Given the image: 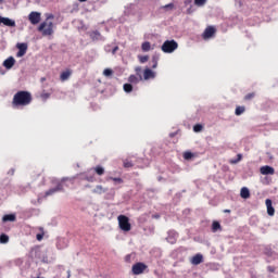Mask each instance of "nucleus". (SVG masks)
I'll list each match as a JSON object with an SVG mask.
<instances>
[{"instance_id":"1","label":"nucleus","mask_w":278,"mask_h":278,"mask_svg":"<svg viewBox=\"0 0 278 278\" xmlns=\"http://www.w3.org/2000/svg\"><path fill=\"white\" fill-rule=\"evenodd\" d=\"M31 93L29 91H17L13 97V105L18 108V105L25 106L31 103Z\"/></svg>"},{"instance_id":"15","label":"nucleus","mask_w":278,"mask_h":278,"mask_svg":"<svg viewBox=\"0 0 278 278\" xmlns=\"http://www.w3.org/2000/svg\"><path fill=\"white\" fill-rule=\"evenodd\" d=\"M2 25H5V27H16V22L10 17H2Z\"/></svg>"},{"instance_id":"43","label":"nucleus","mask_w":278,"mask_h":278,"mask_svg":"<svg viewBox=\"0 0 278 278\" xmlns=\"http://www.w3.org/2000/svg\"><path fill=\"white\" fill-rule=\"evenodd\" d=\"M116 51H118V46H115L112 50V54L115 55L116 54Z\"/></svg>"},{"instance_id":"21","label":"nucleus","mask_w":278,"mask_h":278,"mask_svg":"<svg viewBox=\"0 0 278 278\" xmlns=\"http://www.w3.org/2000/svg\"><path fill=\"white\" fill-rule=\"evenodd\" d=\"M3 223H14V220H16V215L14 214H9V215H4L2 217Z\"/></svg>"},{"instance_id":"2","label":"nucleus","mask_w":278,"mask_h":278,"mask_svg":"<svg viewBox=\"0 0 278 278\" xmlns=\"http://www.w3.org/2000/svg\"><path fill=\"white\" fill-rule=\"evenodd\" d=\"M64 181H71V184H73V181H75V178H68V177H63L60 180H52V184H56V187L49 189L48 191H46V197H51L53 194H55V192H64V186L62 184H64Z\"/></svg>"},{"instance_id":"32","label":"nucleus","mask_w":278,"mask_h":278,"mask_svg":"<svg viewBox=\"0 0 278 278\" xmlns=\"http://www.w3.org/2000/svg\"><path fill=\"white\" fill-rule=\"evenodd\" d=\"M242 161V154H237V159H232L230 164H238V162Z\"/></svg>"},{"instance_id":"40","label":"nucleus","mask_w":278,"mask_h":278,"mask_svg":"<svg viewBox=\"0 0 278 278\" xmlns=\"http://www.w3.org/2000/svg\"><path fill=\"white\" fill-rule=\"evenodd\" d=\"M164 10H173V8H175V4H173V3H168V4H165L164 7Z\"/></svg>"},{"instance_id":"48","label":"nucleus","mask_w":278,"mask_h":278,"mask_svg":"<svg viewBox=\"0 0 278 278\" xmlns=\"http://www.w3.org/2000/svg\"><path fill=\"white\" fill-rule=\"evenodd\" d=\"M225 214H230L231 210H224Z\"/></svg>"},{"instance_id":"11","label":"nucleus","mask_w":278,"mask_h":278,"mask_svg":"<svg viewBox=\"0 0 278 278\" xmlns=\"http://www.w3.org/2000/svg\"><path fill=\"white\" fill-rule=\"evenodd\" d=\"M14 64H16V60L14 59V56H9L7 60H4L3 62V66L4 68H7L8 71H10V68H12L14 66Z\"/></svg>"},{"instance_id":"13","label":"nucleus","mask_w":278,"mask_h":278,"mask_svg":"<svg viewBox=\"0 0 278 278\" xmlns=\"http://www.w3.org/2000/svg\"><path fill=\"white\" fill-rule=\"evenodd\" d=\"M177 237L178 235L175 230H169L166 240L169 244H175V242H177Z\"/></svg>"},{"instance_id":"52","label":"nucleus","mask_w":278,"mask_h":278,"mask_svg":"<svg viewBox=\"0 0 278 278\" xmlns=\"http://www.w3.org/2000/svg\"><path fill=\"white\" fill-rule=\"evenodd\" d=\"M105 51L109 53V51H110V46H108V47L105 48Z\"/></svg>"},{"instance_id":"18","label":"nucleus","mask_w":278,"mask_h":278,"mask_svg":"<svg viewBox=\"0 0 278 278\" xmlns=\"http://www.w3.org/2000/svg\"><path fill=\"white\" fill-rule=\"evenodd\" d=\"M108 192V188H103V186L98 185L96 188L92 190L93 194H105Z\"/></svg>"},{"instance_id":"42","label":"nucleus","mask_w":278,"mask_h":278,"mask_svg":"<svg viewBox=\"0 0 278 278\" xmlns=\"http://www.w3.org/2000/svg\"><path fill=\"white\" fill-rule=\"evenodd\" d=\"M49 97H51L50 93H41V99H42L43 101H47V99H49Z\"/></svg>"},{"instance_id":"53","label":"nucleus","mask_w":278,"mask_h":278,"mask_svg":"<svg viewBox=\"0 0 278 278\" xmlns=\"http://www.w3.org/2000/svg\"><path fill=\"white\" fill-rule=\"evenodd\" d=\"M154 217L160 218V215H155Z\"/></svg>"},{"instance_id":"8","label":"nucleus","mask_w":278,"mask_h":278,"mask_svg":"<svg viewBox=\"0 0 278 278\" xmlns=\"http://www.w3.org/2000/svg\"><path fill=\"white\" fill-rule=\"evenodd\" d=\"M214 34H216V29L212 26H208L205 28L202 37L204 38V40H207V39L212 38V36H214Z\"/></svg>"},{"instance_id":"25","label":"nucleus","mask_w":278,"mask_h":278,"mask_svg":"<svg viewBox=\"0 0 278 278\" xmlns=\"http://www.w3.org/2000/svg\"><path fill=\"white\" fill-rule=\"evenodd\" d=\"M141 49L142 51L147 52V51H151V42L146 41L141 45Z\"/></svg>"},{"instance_id":"45","label":"nucleus","mask_w":278,"mask_h":278,"mask_svg":"<svg viewBox=\"0 0 278 278\" xmlns=\"http://www.w3.org/2000/svg\"><path fill=\"white\" fill-rule=\"evenodd\" d=\"M42 238H45V235H40V233L37 235V240L40 241V240H42Z\"/></svg>"},{"instance_id":"56","label":"nucleus","mask_w":278,"mask_h":278,"mask_svg":"<svg viewBox=\"0 0 278 278\" xmlns=\"http://www.w3.org/2000/svg\"><path fill=\"white\" fill-rule=\"evenodd\" d=\"M0 3H3V0H0Z\"/></svg>"},{"instance_id":"49","label":"nucleus","mask_w":278,"mask_h":278,"mask_svg":"<svg viewBox=\"0 0 278 278\" xmlns=\"http://www.w3.org/2000/svg\"><path fill=\"white\" fill-rule=\"evenodd\" d=\"M67 278H71V270H67Z\"/></svg>"},{"instance_id":"16","label":"nucleus","mask_w":278,"mask_h":278,"mask_svg":"<svg viewBox=\"0 0 278 278\" xmlns=\"http://www.w3.org/2000/svg\"><path fill=\"white\" fill-rule=\"evenodd\" d=\"M144 79H155V72L151 71V68H146L143 72Z\"/></svg>"},{"instance_id":"10","label":"nucleus","mask_w":278,"mask_h":278,"mask_svg":"<svg viewBox=\"0 0 278 278\" xmlns=\"http://www.w3.org/2000/svg\"><path fill=\"white\" fill-rule=\"evenodd\" d=\"M18 52L16 54L17 58H23L27 53V43H17Z\"/></svg>"},{"instance_id":"26","label":"nucleus","mask_w":278,"mask_h":278,"mask_svg":"<svg viewBox=\"0 0 278 278\" xmlns=\"http://www.w3.org/2000/svg\"><path fill=\"white\" fill-rule=\"evenodd\" d=\"M8 242H10V237H8V235H1L0 236V243L1 244H8Z\"/></svg>"},{"instance_id":"20","label":"nucleus","mask_w":278,"mask_h":278,"mask_svg":"<svg viewBox=\"0 0 278 278\" xmlns=\"http://www.w3.org/2000/svg\"><path fill=\"white\" fill-rule=\"evenodd\" d=\"M72 72L70 70H66L65 72H62L60 75L61 81H67V79L71 78Z\"/></svg>"},{"instance_id":"50","label":"nucleus","mask_w":278,"mask_h":278,"mask_svg":"<svg viewBox=\"0 0 278 278\" xmlns=\"http://www.w3.org/2000/svg\"><path fill=\"white\" fill-rule=\"evenodd\" d=\"M80 3H86L88 0H78Z\"/></svg>"},{"instance_id":"33","label":"nucleus","mask_w":278,"mask_h":278,"mask_svg":"<svg viewBox=\"0 0 278 278\" xmlns=\"http://www.w3.org/2000/svg\"><path fill=\"white\" fill-rule=\"evenodd\" d=\"M212 229L214 232H216L218 229H220V223L213 222Z\"/></svg>"},{"instance_id":"6","label":"nucleus","mask_w":278,"mask_h":278,"mask_svg":"<svg viewBox=\"0 0 278 278\" xmlns=\"http://www.w3.org/2000/svg\"><path fill=\"white\" fill-rule=\"evenodd\" d=\"M148 268L147 264L144 263H136L135 265H132V275H142V273H144V270Z\"/></svg>"},{"instance_id":"14","label":"nucleus","mask_w":278,"mask_h":278,"mask_svg":"<svg viewBox=\"0 0 278 278\" xmlns=\"http://www.w3.org/2000/svg\"><path fill=\"white\" fill-rule=\"evenodd\" d=\"M261 175H275V168L265 165L261 167Z\"/></svg>"},{"instance_id":"23","label":"nucleus","mask_w":278,"mask_h":278,"mask_svg":"<svg viewBox=\"0 0 278 278\" xmlns=\"http://www.w3.org/2000/svg\"><path fill=\"white\" fill-rule=\"evenodd\" d=\"M90 38L93 40H103V37L101 36V33H99V30L92 31L90 34Z\"/></svg>"},{"instance_id":"38","label":"nucleus","mask_w":278,"mask_h":278,"mask_svg":"<svg viewBox=\"0 0 278 278\" xmlns=\"http://www.w3.org/2000/svg\"><path fill=\"white\" fill-rule=\"evenodd\" d=\"M255 97V93H248L244 99L245 101H251V99H253Z\"/></svg>"},{"instance_id":"5","label":"nucleus","mask_w":278,"mask_h":278,"mask_svg":"<svg viewBox=\"0 0 278 278\" xmlns=\"http://www.w3.org/2000/svg\"><path fill=\"white\" fill-rule=\"evenodd\" d=\"M117 220H118L119 229H122V231H131V224H129V217L125 215H119L117 217Z\"/></svg>"},{"instance_id":"44","label":"nucleus","mask_w":278,"mask_h":278,"mask_svg":"<svg viewBox=\"0 0 278 278\" xmlns=\"http://www.w3.org/2000/svg\"><path fill=\"white\" fill-rule=\"evenodd\" d=\"M267 270H268L269 273H275V267L268 266V267H267Z\"/></svg>"},{"instance_id":"46","label":"nucleus","mask_w":278,"mask_h":278,"mask_svg":"<svg viewBox=\"0 0 278 278\" xmlns=\"http://www.w3.org/2000/svg\"><path fill=\"white\" fill-rule=\"evenodd\" d=\"M9 175H14V168H11V169L9 170Z\"/></svg>"},{"instance_id":"35","label":"nucleus","mask_w":278,"mask_h":278,"mask_svg":"<svg viewBox=\"0 0 278 278\" xmlns=\"http://www.w3.org/2000/svg\"><path fill=\"white\" fill-rule=\"evenodd\" d=\"M131 166H134V163L129 161H124V168H131Z\"/></svg>"},{"instance_id":"41","label":"nucleus","mask_w":278,"mask_h":278,"mask_svg":"<svg viewBox=\"0 0 278 278\" xmlns=\"http://www.w3.org/2000/svg\"><path fill=\"white\" fill-rule=\"evenodd\" d=\"M110 179H111L112 181H116V184H123V178L110 177Z\"/></svg>"},{"instance_id":"37","label":"nucleus","mask_w":278,"mask_h":278,"mask_svg":"<svg viewBox=\"0 0 278 278\" xmlns=\"http://www.w3.org/2000/svg\"><path fill=\"white\" fill-rule=\"evenodd\" d=\"M152 63H153L152 68H157V58L156 56L152 58Z\"/></svg>"},{"instance_id":"12","label":"nucleus","mask_w":278,"mask_h":278,"mask_svg":"<svg viewBox=\"0 0 278 278\" xmlns=\"http://www.w3.org/2000/svg\"><path fill=\"white\" fill-rule=\"evenodd\" d=\"M265 205L267 207L268 216H275V207H273V200L266 199Z\"/></svg>"},{"instance_id":"47","label":"nucleus","mask_w":278,"mask_h":278,"mask_svg":"<svg viewBox=\"0 0 278 278\" xmlns=\"http://www.w3.org/2000/svg\"><path fill=\"white\" fill-rule=\"evenodd\" d=\"M142 71L141 67H136V73H140Z\"/></svg>"},{"instance_id":"55","label":"nucleus","mask_w":278,"mask_h":278,"mask_svg":"<svg viewBox=\"0 0 278 278\" xmlns=\"http://www.w3.org/2000/svg\"><path fill=\"white\" fill-rule=\"evenodd\" d=\"M126 260H129V255H128V256H126Z\"/></svg>"},{"instance_id":"39","label":"nucleus","mask_w":278,"mask_h":278,"mask_svg":"<svg viewBox=\"0 0 278 278\" xmlns=\"http://www.w3.org/2000/svg\"><path fill=\"white\" fill-rule=\"evenodd\" d=\"M83 179L92 184L94 181V176H85Z\"/></svg>"},{"instance_id":"27","label":"nucleus","mask_w":278,"mask_h":278,"mask_svg":"<svg viewBox=\"0 0 278 278\" xmlns=\"http://www.w3.org/2000/svg\"><path fill=\"white\" fill-rule=\"evenodd\" d=\"M244 106H237L235 111L236 116H241V114H244Z\"/></svg>"},{"instance_id":"7","label":"nucleus","mask_w":278,"mask_h":278,"mask_svg":"<svg viewBox=\"0 0 278 278\" xmlns=\"http://www.w3.org/2000/svg\"><path fill=\"white\" fill-rule=\"evenodd\" d=\"M28 21H30L31 25H38L40 23V13L33 11L28 15Z\"/></svg>"},{"instance_id":"31","label":"nucleus","mask_w":278,"mask_h":278,"mask_svg":"<svg viewBox=\"0 0 278 278\" xmlns=\"http://www.w3.org/2000/svg\"><path fill=\"white\" fill-rule=\"evenodd\" d=\"M134 90V86L131 84H124V91L131 92Z\"/></svg>"},{"instance_id":"4","label":"nucleus","mask_w":278,"mask_h":278,"mask_svg":"<svg viewBox=\"0 0 278 278\" xmlns=\"http://www.w3.org/2000/svg\"><path fill=\"white\" fill-rule=\"evenodd\" d=\"M38 31L42 33V36L53 35V22H43L39 25Z\"/></svg>"},{"instance_id":"17","label":"nucleus","mask_w":278,"mask_h":278,"mask_svg":"<svg viewBox=\"0 0 278 278\" xmlns=\"http://www.w3.org/2000/svg\"><path fill=\"white\" fill-rule=\"evenodd\" d=\"M66 247H68V240H66L65 238H61L58 240L56 242V248L62 250V249H66Z\"/></svg>"},{"instance_id":"22","label":"nucleus","mask_w":278,"mask_h":278,"mask_svg":"<svg viewBox=\"0 0 278 278\" xmlns=\"http://www.w3.org/2000/svg\"><path fill=\"white\" fill-rule=\"evenodd\" d=\"M128 81L130 84H138L139 81H142V76H136V75H130L128 78Z\"/></svg>"},{"instance_id":"3","label":"nucleus","mask_w":278,"mask_h":278,"mask_svg":"<svg viewBox=\"0 0 278 278\" xmlns=\"http://www.w3.org/2000/svg\"><path fill=\"white\" fill-rule=\"evenodd\" d=\"M177 49H179V43L175 39L164 41L161 47L163 53H174Z\"/></svg>"},{"instance_id":"36","label":"nucleus","mask_w":278,"mask_h":278,"mask_svg":"<svg viewBox=\"0 0 278 278\" xmlns=\"http://www.w3.org/2000/svg\"><path fill=\"white\" fill-rule=\"evenodd\" d=\"M184 157H185L186 160H192V152H185V153H184Z\"/></svg>"},{"instance_id":"24","label":"nucleus","mask_w":278,"mask_h":278,"mask_svg":"<svg viewBox=\"0 0 278 278\" xmlns=\"http://www.w3.org/2000/svg\"><path fill=\"white\" fill-rule=\"evenodd\" d=\"M94 172L97 173V175L101 176V175H104L105 168H103V166L101 165H98L94 167Z\"/></svg>"},{"instance_id":"54","label":"nucleus","mask_w":278,"mask_h":278,"mask_svg":"<svg viewBox=\"0 0 278 278\" xmlns=\"http://www.w3.org/2000/svg\"><path fill=\"white\" fill-rule=\"evenodd\" d=\"M86 188H90V185H87Z\"/></svg>"},{"instance_id":"30","label":"nucleus","mask_w":278,"mask_h":278,"mask_svg":"<svg viewBox=\"0 0 278 278\" xmlns=\"http://www.w3.org/2000/svg\"><path fill=\"white\" fill-rule=\"evenodd\" d=\"M193 131H194L195 134H199V131H203V125H201V124L194 125V126H193Z\"/></svg>"},{"instance_id":"51","label":"nucleus","mask_w":278,"mask_h":278,"mask_svg":"<svg viewBox=\"0 0 278 278\" xmlns=\"http://www.w3.org/2000/svg\"><path fill=\"white\" fill-rule=\"evenodd\" d=\"M3 23V16H0V25Z\"/></svg>"},{"instance_id":"19","label":"nucleus","mask_w":278,"mask_h":278,"mask_svg":"<svg viewBox=\"0 0 278 278\" xmlns=\"http://www.w3.org/2000/svg\"><path fill=\"white\" fill-rule=\"evenodd\" d=\"M241 199H250L251 198V191L247 187H242L240 191Z\"/></svg>"},{"instance_id":"28","label":"nucleus","mask_w":278,"mask_h":278,"mask_svg":"<svg viewBox=\"0 0 278 278\" xmlns=\"http://www.w3.org/2000/svg\"><path fill=\"white\" fill-rule=\"evenodd\" d=\"M138 60L140 64H146V62H149V55H139Z\"/></svg>"},{"instance_id":"29","label":"nucleus","mask_w":278,"mask_h":278,"mask_svg":"<svg viewBox=\"0 0 278 278\" xmlns=\"http://www.w3.org/2000/svg\"><path fill=\"white\" fill-rule=\"evenodd\" d=\"M103 75L104 77H112V75H114V71H112V68H105L103 71Z\"/></svg>"},{"instance_id":"9","label":"nucleus","mask_w":278,"mask_h":278,"mask_svg":"<svg viewBox=\"0 0 278 278\" xmlns=\"http://www.w3.org/2000/svg\"><path fill=\"white\" fill-rule=\"evenodd\" d=\"M193 266H199V264H203V254L198 253L190 260Z\"/></svg>"},{"instance_id":"34","label":"nucleus","mask_w":278,"mask_h":278,"mask_svg":"<svg viewBox=\"0 0 278 278\" xmlns=\"http://www.w3.org/2000/svg\"><path fill=\"white\" fill-rule=\"evenodd\" d=\"M206 0H194V4L201 8V5H205Z\"/></svg>"}]
</instances>
